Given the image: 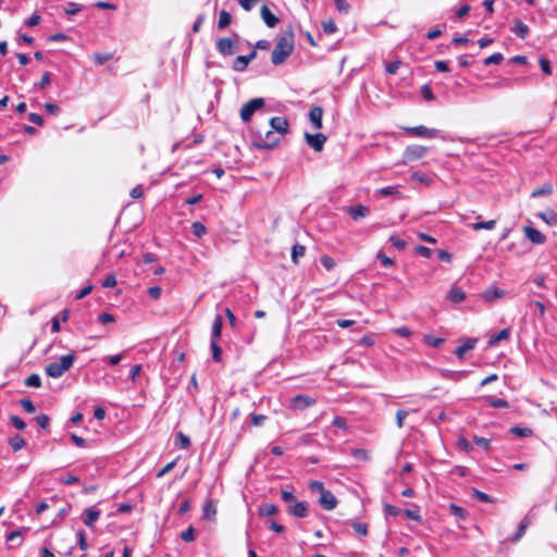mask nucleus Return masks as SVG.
<instances>
[{
	"label": "nucleus",
	"instance_id": "1",
	"mask_svg": "<svg viewBox=\"0 0 557 557\" xmlns=\"http://www.w3.org/2000/svg\"><path fill=\"white\" fill-rule=\"evenodd\" d=\"M294 50V36L292 33L285 34L278 38L272 51L271 61L274 65H280L286 61Z\"/></svg>",
	"mask_w": 557,
	"mask_h": 557
},
{
	"label": "nucleus",
	"instance_id": "2",
	"mask_svg": "<svg viewBox=\"0 0 557 557\" xmlns=\"http://www.w3.org/2000/svg\"><path fill=\"white\" fill-rule=\"evenodd\" d=\"M75 356L73 354L64 355L59 361L46 366V374L50 377L58 379L72 368Z\"/></svg>",
	"mask_w": 557,
	"mask_h": 557
},
{
	"label": "nucleus",
	"instance_id": "3",
	"mask_svg": "<svg viewBox=\"0 0 557 557\" xmlns=\"http://www.w3.org/2000/svg\"><path fill=\"white\" fill-rule=\"evenodd\" d=\"M280 139V136L271 128L258 129L255 132L252 145L258 149H272L278 144Z\"/></svg>",
	"mask_w": 557,
	"mask_h": 557
},
{
	"label": "nucleus",
	"instance_id": "4",
	"mask_svg": "<svg viewBox=\"0 0 557 557\" xmlns=\"http://www.w3.org/2000/svg\"><path fill=\"white\" fill-rule=\"evenodd\" d=\"M264 106V99L263 98H253L246 102L242 109H240V119L244 122L250 121L251 116L255 112L260 110Z\"/></svg>",
	"mask_w": 557,
	"mask_h": 557
},
{
	"label": "nucleus",
	"instance_id": "5",
	"mask_svg": "<svg viewBox=\"0 0 557 557\" xmlns=\"http://www.w3.org/2000/svg\"><path fill=\"white\" fill-rule=\"evenodd\" d=\"M404 129L412 136L423 137V138H434L438 134L437 129L429 128L424 125H419V126H413V127H404Z\"/></svg>",
	"mask_w": 557,
	"mask_h": 557
},
{
	"label": "nucleus",
	"instance_id": "6",
	"mask_svg": "<svg viewBox=\"0 0 557 557\" xmlns=\"http://www.w3.org/2000/svg\"><path fill=\"white\" fill-rule=\"evenodd\" d=\"M426 148L420 145H410L405 149L404 159L408 162L416 161L425 156Z\"/></svg>",
	"mask_w": 557,
	"mask_h": 557
},
{
	"label": "nucleus",
	"instance_id": "7",
	"mask_svg": "<svg viewBox=\"0 0 557 557\" xmlns=\"http://www.w3.org/2000/svg\"><path fill=\"white\" fill-rule=\"evenodd\" d=\"M315 404V399L306 394H298L292 398L290 407L297 410H304Z\"/></svg>",
	"mask_w": 557,
	"mask_h": 557
},
{
	"label": "nucleus",
	"instance_id": "8",
	"mask_svg": "<svg viewBox=\"0 0 557 557\" xmlns=\"http://www.w3.org/2000/svg\"><path fill=\"white\" fill-rule=\"evenodd\" d=\"M270 128L280 137L288 132V121L283 116H274L269 122Z\"/></svg>",
	"mask_w": 557,
	"mask_h": 557
},
{
	"label": "nucleus",
	"instance_id": "9",
	"mask_svg": "<svg viewBox=\"0 0 557 557\" xmlns=\"http://www.w3.org/2000/svg\"><path fill=\"white\" fill-rule=\"evenodd\" d=\"M216 50L222 55H232L235 52V42L228 37H222L216 41Z\"/></svg>",
	"mask_w": 557,
	"mask_h": 557
},
{
	"label": "nucleus",
	"instance_id": "10",
	"mask_svg": "<svg viewBox=\"0 0 557 557\" xmlns=\"http://www.w3.org/2000/svg\"><path fill=\"white\" fill-rule=\"evenodd\" d=\"M307 144L315 151H321L326 141V137L322 133L305 135Z\"/></svg>",
	"mask_w": 557,
	"mask_h": 557
},
{
	"label": "nucleus",
	"instance_id": "11",
	"mask_svg": "<svg viewBox=\"0 0 557 557\" xmlns=\"http://www.w3.org/2000/svg\"><path fill=\"white\" fill-rule=\"evenodd\" d=\"M257 52L252 50L247 55H238L233 62V70L236 72H243L247 69L248 64L256 58Z\"/></svg>",
	"mask_w": 557,
	"mask_h": 557
},
{
	"label": "nucleus",
	"instance_id": "12",
	"mask_svg": "<svg viewBox=\"0 0 557 557\" xmlns=\"http://www.w3.org/2000/svg\"><path fill=\"white\" fill-rule=\"evenodd\" d=\"M101 511L95 507H89L82 513V520L88 528H94L96 521L100 518Z\"/></svg>",
	"mask_w": 557,
	"mask_h": 557
},
{
	"label": "nucleus",
	"instance_id": "13",
	"mask_svg": "<svg viewBox=\"0 0 557 557\" xmlns=\"http://www.w3.org/2000/svg\"><path fill=\"white\" fill-rule=\"evenodd\" d=\"M523 232L525 237L533 244L542 245L546 242V236L532 226H524Z\"/></svg>",
	"mask_w": 557,
	"mask_h": 557
},
{
	"label": "nucleus",
	"instance_id": "14",
	"mask_svg": "<svg viewBox=\"0 0 557 557\" xmlns=\"http://www.w3.org/2000/svg\"><path fill=\"white\" fill-rule=\"evenodd\" d=\"M289 515L305 518L308 516V503L307 502H294L287 507Z\"/></svg>",
	"mask_w": 557,
	"mask_h": 557
},
{
	"label": "nucleus",
	"instance_id": "15",
	"mask_svg": "<svg viewBox=\"0 0 557 557\" xmlns=\"http://www.w3.org/2000/svg\"><path fill=\"white\" fill-rule=\"evenodd\" d=\"M319 504L325 510H333L337 506V499L331 491H324L320 494Z\"/></svg>",
	"mask_w": 557,
	"mask_h": 557
},
{
	"label": "nucleus",
	"instance_id": "16",
	"mask_svg": "<svg viewBox=\"0 0 557 557\" xmlns=\"http://www.w3.org/2000/svg\"><path fill=\"white\" fill-rule=\"evenodd\" d=\"M323 110L321 107H313L309 111V120L315 129L322 128Z\"/></svg>",
	"mask_w": 557,
	"mask_h": 557
},
{
	"label": "nucleus",
	"instance_id": "17",
	"mask_svg": "<svg viewBox=\"0 0 557 557\" xmlns=\"http://www.w3.org/2000/svg\"><path fill=\"white\" fill-rule=\"evenodd\" d=\"M261 17L268 27H275L278 23V18L271 12L268 5L263 4L260 10Z\"/></svg>",
	"mask_w": 557,
	"mask_h": 557
},
{
	"label": "nucleus",
	"instance_id": "18",
	"mask_svg": "<svg viewBox=\"0 0 557 557\" xmlns=\"http://www.w3.org/2000/svg\"><path fill=\"white\" fill-rule=\"evenodd\" d=\"M475 343H476V339H474V338H466V339H463L462 343L456 348L455 355L459 359H462L467 351H469V350L474 348Z\"/></svg>",
	"mask_w": 557,
	"mask_h": 557
},
{
	"label": "nucleus",
	"instance_id": "19",
	"mask_svg": "<svg viewBox=\"0 0 557 557\" xmlns=\"http://www.w3.org/2000/svg\"><path fill=\"white\" fill-rule=\"evenodd\" d=\"M505 295H506V292L504 289L492 286V287H488L483 293V298H484V300L492 302L496 299L503 298Z\"/></svg>",
	"mask_w": 557,
	"mask_h": 557
},
{
	"label": "nucleus",
	"instance_id": "20",
	"mask_svg": "<svg viewBox=\"0 0 557 557\" xmlns=\"http://www.w3.org/2000/svg\"><path fill=\"white\" fill-rule=\"evenodd\" d=\"M347 212L352 220H359L366 218L370 212V209L363 205H358L356 207L349 208Z\"/></svg>",
	"mask_w": 557,
	"mask_h": 557
},
{
	"label": "nucleus",
	"instance_id": "21",
	"mask_svg": "<svg viewBox=\"0 0 557 557\" xmlns=\"http://www.w3.org/2000/svg\"><path fill=\"white\" fill-rule=\"evenodd\" d=\"M537 216L550 226L557 225V212L553 209H546L545 211L539 212Z\"/></svg>",
	"mask_w": 557,
	"mask_h": 557
},
{
	"label": "nucleus",
	"instance_id": "22",
	"mask_svg": "<svg viewBox=\"0 0 557 557\" xmlns=\"http://www.w3.org/2000/svg\"><path fill=\"white\" fill-rule=\"evenodd\" d=\"M223 319L221 314H216L211 330V341L218 342L222 332Z\"/></svg>",
	"mask_w": 557,
	"mask_h": 557
},
{
	"label": "nucleus",
	"instance_id": "23",
	"mask_svg": "<svg viewBox=\"0 0 557 557\" xmlns=\"http://www.w3.org/2000/svg\"><path fill=\"white\" fill-rule=\"evenodd\" d=\"M447 299L454 304H460L466 299V293L459 287H451L447 294Z\"/></svg>",
	"mask_w": 557,
	"mask_h": 557
},
{
	"label": "nucleus",
	"instance_id": "24",
	"mask_svg": "<svg viewBox=\"0 0 557 557\" xmlns=\"http://www.w3.org/2000/svg\"><path fill=\"white\" fill-rule=\"evenodd\" d=\"M512 32L521 39H525L529 35L530 28L520 20H516Z\"/></svg>",
	"mask_w": 557,
	"mask_h": 557
},
{
	"label": "nucleus",
	"instance_id": "25",
	"mask_svg": "<svg viewBox=\"0 0 557 557\" xmlns=\"http://www.w3.org/2000/svg\"><path fill=\"white\" fill-rule=\"evenodd\" d=\"M509 336H510V331H509V329H503V330H502V331H499L498 333L493 334V335L490 337V339H488L487 344H488V346H491V347H492V346H496L499 342L505 341V339H508V338H509Z\"/></svg>",
	"mask_w": 557,
	"mask_h": 557
},
{
	"label": "nucleus",
	"instance_id": "26",
	"mask_svg": "<svg viewBox=\"0 0 557 557\" xmlns=\"http://www.w3.org/2000/svg\"><path fill=\"white\" fill-rule=\"evenodd\" d=\"M231 22H232L231 14L227 11L222 10L219 14L218 28L224 29L231 24Z\"/></svg>",
	"mask_w": 557,
	"mask_h": 557
},
{
	"label": "nucleus",
	"instance_id": "27",
	"mask_svg": "<svg viewBox=\"0 0 557 557\" xmlns=\"http://www.w3.org/2000/svg\"><path fill=\"white\" fill-rule=\"evenodd\" d=\"M278 512V508L274 504H264L259 508V513L261 516H274Z\"/></svg>",
	"mask_w": 557,
	"mask_h": 557
},
{
	"label": "nucleus",
	"instance_id": "28",
	"mask_svg": "<svg viewBox=\"0 0 557 557\" xmlns=\"http://www.w3.org/2000/svg\"><path fill=\"white\" fill-rule=\"evenodd\" d=\"M553 193V186L552 184H545L540 188H536L532 191L531 197L537 198L542 196H548Z\"/></svg>",
	"mask_w": 557,
	"mask_h": 557
},
{
	"label": "nucleus",
	"instance_id": "29",
	"mask_svg": "<svg viewBox=\"0 0 557 557\" xmlns=\"http://www.w3.org/2000/svg\"><path fill=\"white\" fill-rule=\"evenodd\" d=\"M175 445L178 446L180 448H183V449L188 448L189 445H190V440L184 433L178 432L175 435Z\"/></svg>",
	"mask_w": 557,
	"mask_h": 557
},
{
	"label": "nucleus",
	"instance_id": "30",
	"mask_svg": "<svg viewBox=\"0 0 557 557\" xmlns=\"http://www.w3.org/2000/svg\"><path fill=\"white\" fill-rule=\"evenodd\" d=\"M215 513H216L215 504L212 500H208L203 507V518L211 519L215 516Z\"/></svg>",
	"mask_w": 557,
	"mask_h": 557
},
{
	"label": "nucleus",
	"instance_id": "31",
	"mask_svg": "<svg viewBox=\"0 0 557 557\" xmlns=\"http://www.w3.org/2000/svg\"><path fill=\"white\" fill-rule=\"evenodd\" d=\"M306 252V247L302 245H294L292 248V260L294 263H298L300 257H304Z\"/></svg>",
	"mask_w": 557,
	"mask_h": 557
},
{
	"label": "nucleus",
	"instance_id": "32",
	"mask_svg": "<svg viewBox=\"0 0 557 557\" xmlns=\"http://www.w3.org/2000/svg\"><path fill=\"white\" fill-rule=\"evenodd\" d=\"M496 225L495 220H490L485 222H476L471 225L472 230L481 231V230H493Z\"/></svg>",
	"mask_w": 557,
	"mask_h": 557
},
{
	"label": "nucleus",
	"instance_id": "33",
	"mask_svg": "<svg viewBox=\"0 0 557 557\" xmlns=\"http://www.w3.org/2000/svg\"><path fill=\"white\" fill-rule=\"evenodd\" d=\"M423 343L431 347L438 348L444 343V339L440 338V337H435L431 334H428V335H424Z\"/></svg>",
	"mask_w": 557,
	"mask_h": 557
},
{
	"label": "nucleus",
	"instance_id": "34",
	"mask_svg": "<svg viewBox=\"0 0 557 557\" xmlns=\"http://www.w3.org/2000/svg\"><path fill=\"white\" fill-rule=\"evenodd\" d=\"M9 444L14 451H17L24 447L25 441L22 436L15 435L10 438Z\"/></svg>",
	"mask_w": 557,
	"mask_h": 557
},
{
	"label": "nucleus",
	"instance_id": "35",
	"mask_svg": "<svg viewBox=\"0 0 557 557\" xmlns=\"http://www.w3.org/2000/svg\"><path fill=\"white\" fill-rule=\"evenodd\" d=\"M191 231L196 237L201 238L207 233V227L201 222H194Z\"/></svg>",
	"mask_w": 557,
	"mask_h": 557
},
{
	"label": "nucleus",
	"instance_id": "36",
	"mask_svg": "<svg viewBox=\"0 0 557 557\" xmlns=\"http://www.w3.org/2000/svg\"><path fill=\"white\" fill-rule=\"evenodd\" d=\"M510 433L519 437H529L532 435V430L530 428L513 426L510 429Z\"/></svg>",
	"mask_w": 557,
	"mask_h": 557
},
{
	"label": "nucleus",
	"instance_id": "37",
	"mask_svg": "<svg viewBox=\"0 0 557 557\" xmlns=\"http://www.w3.org/2000/svg\"><path fill=\"white\" fill-rule=\"evenodd\" d=\"M377 193L384 197L392 196V195L400 197V193L398 191V186L382 187L377 190Z\"/></svg>",
	"mask_w": 557,
	"mask_h": 557
},
{
	"label": "nucleus",
	"instance_id": "38",
	"mask_svg": "<svg viewBox=\"0 0 557 557\" xmlns=\"http://www.w3.org/2000/svg\"><path fill=\"white\" fill-rule=\"evenodd\" d=\"M25 385L28 386V387H40L41 386V379L38 374L34 373V374H30L26 380H25Z\"/></svg>",
	"mask_w": 557,
	"mask_h": 557
},
{
	"label": "nucleus",
	"instance_id": "39",
	"mask_svg": "<svg viewBox=\"0 0 557 557\" xmlns=\"http://www.w3.org/2000/svg\"><path fill=\"white\" fill-rule=\"evenodd\" d=\"M83 10V7L75 3V2H67L64 7V12L67 15H74L77 14Z\"/></svg>",
	"mask_w": 557,
	"mask_h": 557
},
{
	"label": "nucleus",
	"instance_id": "40",
	"mask_svg": "<svg viewBox=\"0 0 557 557\" xmlns=\"http://www.w3.org/2000/svg\"><path fill=\"white\" fill-rule=\"evenodd\" d=\"M488 405L493 408H508L509 403L503 398H488Z\"/></svg>",
	"mask_w": 557,
	"mask_h": 557
},
{
	"label": "nucleus",
	"instance_id": "41",
	"mask_svg": "<svg viewBox=\"0 0 557 557\" xmlns=\"http://www.w3.org/2000/svg\"><path fill=\"white\" fill-rule=\"evenodd\" d=\"M211 350H212V359L214 361H221L222 359V349L218 345V342L211 341Z\"/></svg>",
	"mask_w": 557,
	"mask_h": 557
},
{
	"label": "nucleus",
	"instance_id": "42",
	"mask_svg": "<svg viewBox=\"0 0 557 557\" xmlns=\"http://www.w3.org/2000/svg\"><path fill=\"white\" fill-rule=\"evenodd\" d=\"M180 536L185 542H193L196 537L195 529L193 527H189L188 529L183 531Z\"/></svg>",
	"mask_w": 557,
	"mask_h": 557
},
{
	"label": "nucleus",
	"instance_id": "43",
	"mask_svg": "<svg viewBox=\"0 0 557 557\" xmlns=\"http://www.w3.org/2000/svg\"><path fill=\"white\" fill-rule=\"evenodd\" d=\"M503 60H504L503 54L499 52H496V53H493L492 55L487 57L484 60V64L485 65L499 64Z\"/></svg>",
	"mask_w": 557,
	"mask_h": 557
},
{
	"label": "nucleus",
	"instance_id": "44",
	"mask_svg": "<svg viewBox=\"0 0 557 557\" xmlns=\"http://www.w3.org/2000/svg\"><path fill=\"white\" fill-rule=\"evenodd\" d=\"M322 28L325 34H334L337 30V26L333 20L322 22Z\"/></svg>",
	"mask_w": 557,
	"mask_h": 557
},
{
	"label": "nucleus",
	"instance_id": "45",
	"mask_svg": "<svg viewBox=\"0 0 557 557\" xmlns=\"http://www.w3.org/2000/svg\"><path fill=\"white\" fill-rule=\"evenodd\" d=\"M473 496H474L479 502H482V503H486V504H488V503H492V502H493L492 497H491L488 494H486V493H484V492H481V491H479V490H475V488H473Z\"/></svg>",
	"mask_w": 557,
	"mask_h": 557
},
{
	"label": "nucleus",
	"instance_id": "46",
	"mask_svg": "<svg viewBox=\"0 0 557 557\" xmlns=\"http://www.w3.org/2000/svg\"><path fill=\"white\" fill-rule=\"evenodd\" d=\"M94 59L98 65H103L108 61L112 59V54L110 53H95Z\"/></svg>",
	"mask_w": 557,
	"mask_h": 557
},
{
	"label": "nucleus",
	"instance_id": "47",
	"mask_svg": "<svg viewBox=\"0 0 557 557\" xmlns=\"http://www.w3.org/2000/svg\"><path fill=\"white\" fill-rule=\"evenodd\" d=\"M473 441L476 445L481 446L485 451H488L491 449V441L490 440H487L485 437H481V436H474Z\"/></svg>",
	"mask_w": 557,
	"mask_h": 557
},
{
	"label": "nucleus",
	"instance_id": "48",
	"mask_svg": "<svg viewBox=\"0 0 557 557\" xmlns=\"http://www.w3.org/2000/svg\"><path fill=\"white\" fill-rule=\"evenodd\" d=\"M352 529L355 532L361 536H366L368 534V525L362 522H354Z\"/></svg>",
	"mask_w": 557,
	"mask_h": 557
},
{
	"label": "nucleus",
	"instance_id": "49",
	"mask_svg": "<svg viewBox=\"0 0 557 557\" xmlns=\"http://www.w3.org/2000/svg\"><path fill=\"white\" fill-rule=\"evenodd\" d=\"M336 9L344 14L349 12L350 5L347 0H334Z\"/></svg>",
	"mask_w": 557,
	"mask_h": 557
},
{
	"label": "nucleus",
	"instance_id": "50",
	"mask_svg": "<svg viewBox=\"0 0 557 557\" xmlns=\"http://www.w3.org/2000/svg\"><path fill=\"white\" fill-rule=\"evenodd\" d=\"M401 61H393V62H389L386 64L385 66V71L387 74L389 75H394L397 73L398 69L400 67L401 65Z\"/></svg>",
	"mask_w": 557,
	"mask_h": 557
},
{
	"label": "nucleus",
	"instance_id": "51",
	"mask_svg": "<svg viewBox=\"0 0 557 557\" xmlns=\"http://www.w3.org/2000/svg\"><path fill=\"white\" fill-rule=\"evenodd\" d=\"M320 261L321 264L329 271L333 270L336 264L334 259L330 256H322Z\"/></svg>",
	"mask_w": 557,
	"mask_h": 557
},
{
	"label": "nucleus",
	"instance_id": "52",
	"mask_svg": "<svg viewBox=\"0 0 557 557\" xmlns=\"http://www.w3.org/2000/svg\"><path fill=\"white\" fill-rule=\"evenodd\" d=\"M389 243L398 250H403L406 247V242L396 235L389 237Z\"/></svg>",
	"mask_w": 557,
	"mask_h": 557
},
{
	"label": "nucleus",
	"instance_id": "53",
	"mask_svg": "<svg viewBox=\"0 0 557 557\" xmlns=\"http://www.w3.org/2000/svg\"><path fill=\"white\" fill-rule=\"evenodd\" d=\"M409 412L407 410H398L396 412V423H397V426L400 429L404 426L405 424V419L408 417Z\"/></svg>",
	"mask_w": 557,
	"mask_h": 557
},
{
	"label": "nucleus",
	"instance_id": "54",
	"mask_svg": "<svg viewBox=\"0 0 557 557\" xmlns=\"http://www.w3.org/2000/svg\"><path fill=\"white\" fill-rule=\"evenodd\" d=\"M77 543L81 549L86 550L88 548V544L86 542L85 533L83 530L77 531Z\"/></svg>",
	"mask_w": 557,
	"mask_h": 557
},
{
	"label": "nucleus",
	"instance_id": "55",
	"mask_svg": "<svg viewBox=\"0 0 557 557\" xmlns=\"http://www.w3.org/2000/svg\"><path fill=\"white\" fill-rule=\"evenodd\" d=\"M10 421L11 424L17 430H24L26 428V423L18 416H12Z\"/></svg>",
	"mask_w": 557,
	"mask_h": 557
},
{
	"label": "nucleus",
	"instance_id": "56",
	"mask_svg": "<svg viewBox=\"0 0 557 557\" xmlns=\"http://www.w3.org/2000/svg\"><path fill=\"white\" fill-rule=\"evenodd\" d=\"M20 404L24 411L28 413H33L35 411V405L33 404L32 400L24 398L21 399Z\"/></svg>",
	"mask_w": 557,
	"mask_h": 557
},
{
	"label": "nucleus",
	"instance_id": "57",
	"mask_svg": "<svg viewBox=\"0 0 557 557\" xmlns=\"http://www.w3.org/2000/svg\"><path fill=\"white\" fill-rule=\"evenodd\" d=\"M40 20L41 16L37 13H34L25 21V25L28 27H34L40 23Z\"/></svg>",
	"mask_w": 557,
	"mask_h": 557
},
{
	"label": "nucleus",
	"instance_id": "58",
	"mask_svg": "<svg viewBox=\"0 0 557 557\" xmlns=\"http://www.w3.org/2000/svg\"><path fill=\"white\" fill-rule=\"evenodd\" d=\"M384 512L387 516L396 517L399 515L400 509L394 505L385 504L384 506Z\"/></svg>",
	"mask_w": 557,
	"mask_h": 557
},
{
	"label": "nucleus",
	"instance_id": "59",
	"mask_svg": "<svg viewBox=\"0 0 557 557\" xmlns=\"http://www.w3.org/2000/svg\"><path fill=\"white\" fill-rule=\"evenodd\" d=\"M421 95L426 101H432L434 99V94L429 85L422 86Z\"/></svg>",
	"mask_w": 557,
	"mask_h": 557
},
{
	"label": "nucleus",
	"instance_id": "60",
	"mask_svg": "<svg viewBox=\"0 0 557 557\" xmlns=\"http://www.w3.org/2000/svg\"><path fill=\"white\" fill-rule=\"evenodd\" d=\"M540 66H541V70L547 74V75H550L552 74V69H550V62L549 60H547L546 58H540Z\"/></svg>",
	"mask_w": 557,
	"mask_h": 557
},
{
	"label": "nucleus",
	"instance_id": "61",
	"mask_svg": "<svg viewBox=\"0 0 557 557\" xmlns=\"http://www.w3.org/2000/svg\"><path fill=\"white\" fill-rule=\"evenodd\" d=\"M404 513L406 515V517H408L409 519H411L413 521H420L421 520V516H420L419 509H406L404 511Z\"/></svg>",
	"mask_w": 557,
	"mask_h": 557
},
{
	"label": "nucleus",
	"instance_id": "62",
	"mask_svg": "<svg viewBox=\"0 0 557 557\" xmlns=\"http://www.w3.org/2000/svg\"><path fill=\"white\" fill-rule=\"evenodd\" d=\"M414 251L424 258H431L432 256V250L425 246L419 245L414 248Z\"/></svg>",
	"mask_w": 557,
	"mask_h": 557
},
{
	"label": "nucleus",
	"instance_id": "63",
	"mask_svg": "<svg viewBox=\"0 0 557 557\" xmlns=\"http://www.w3.org/2000/svg\"><path fill=\"white\" fill-rule=\"evenodd\" d=\"M122 359H123V355L122 354H117V355H112V356L104 357L103 361H107L111 366H115V364L120 363Z\"/></svg>",
	"mask_w": 557,
	"mask_h": 557
},
{
	"label": "nucleus",
	"instance_id": "64",
	"mask_svg": "<svg viewBox=\"0 0 557 557\" xmlns=\"http://www.w3.org/2000/svg\"><path fill=\"white\" fill-rule=\"evenodd\" d=\"M281 497H282V500L284 503H286L288 506L290 504H293L294 502H296L294 494L292 492H289V491H282Z\"/></svg>",
	"mask_w": 557,
	"mask_h": 557
}]
</instances>
